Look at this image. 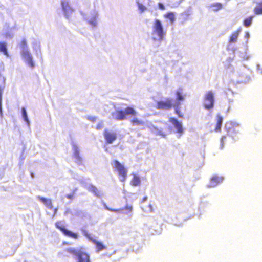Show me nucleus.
<instances>
[{
  "instance_id": "nucleus-1",
  "label": "nucleus",
  "mask_w": 262,
  "mask_h": 262,
  "mask_svg": "<svg viewBox=\"0 0 262 262\" xmlns=\"http://www.w3.org/2000/svg\"><path fill=\"white\" fill-rule=\"evenodd\" d=\"M19 46L21 49V55L23 58L30 67H34V63L33 61L32 57L27 48V43L26 39H23L20 41Z\"/></svg>"
},
{
  "instance_id": "nucleus-2",
  "label": "nucleus",
  "mask_w": 262,
  "mask_h": 262,
  "mask_svg": "<svg viewBox=\"0 0 262 262\" xmlns=\"http://www.w3.org/2000/svg\"><path fill=\"white\" fill-rule=\"evenodd\" d=\"M137 112L133 107L127 106L124 111L122 110H117L115 113L112 114L114 118L116 120H123L126 119V115L135 116Z\"/></svg>"
},
{
  "instance_id": "nucleus-3",
  "label": "nucleus",
  "mask_w": 262,
  "mask_h": 262,
  "mask_svg": "<svg viewBox=\"0 0 262 262\" xmlns=\"http://www.w3.org/2000/svg\"><path fill=\"white\" fill-rule=\"evenodd\" d=\"M114 167L117 171L118 175L122 182H124L127 176V170L124 166L117 160L113 161Z\"/></svg>"
},
{
  "instance_id": "nucleus-4",
  "label": "nucleus",
  "mask_w": 262,
  "mask_h": 262,
  "mask_svg": "<svg viewBox=\"0 0 262 262\" xmlns=\"http://www.w3.org/2000/svg\"><path fill=\"white\" fill-rule=\"evenodd\" d=\"M152 34L156 35L160 41L163 39V37L165 35L162 25L159 19H156L154 21Z\"/></svg>"
},
{
  "instance_id": "nucleus-5",
  "label": "nucleus",
  "mask_w": 262,
  "mask_h": 262,
  "mask_svg": "<svg viewBox=\"0 0 262 262\" xmlns=\"http://www.w3.org/2000/svg\"><path fill=\"white\" fill-rule=\"evenodd\" d=\"M55 225L56 227L60 230L66 236L73 238L74 239L78 238V234L76 233H73L72 231L67 230L66 228L64 223L62 221H57Z\"/></svg>"
},
{
  "instance_id": "nucleus-6",
  "label": "nucleus",
  "mask_w": 262,
  "mask_h": 262,
  "mask_svg": "<svg viewBox=\"0 0 262 262\" xmlns=\"http://www.w3.org/2000/svg\"><path fill=\"white\" fill-rule=\"evenodd\" d=\"M214 96L211 91H208L204 98V107L207 110H210L214 106Z\"/></svg>"
},
{
  "instance_id": "nucleus-7",
  "label": "nucleus",
  "mask_w": 262,
  "mask_h": 262,
  "mask_svg": "<svg viewBox=\"0 0 262 262\" xmlns=\"http://www.w3.org/2000/svg\"><path fill=\"white\" fill-rule=\"evenodd\" d=\"M172 99L166 98L164 100H160L156 103V108L159 110H169L173 106Z\"/></svg>"
},
{
  "instance_id": "nucleus-8",
  "label": "nucleus",
  "mask_w": 262,
  "mask_h": 262,
  "mask_svg": "<svg viewBox=\"0 0 262 262\" xmlns=\"http://www.w3.org/2000/svg\"><path fill=\"white\" fill-rule=\"evenodd\" d=\"M105 142L107 144H112L117 138V134L115 132L105 129L103 133Z\"/></svg>"
},
{
  "instance_id": "nucleus-9",
  "label": "nucleus",
  "mask_w": 262,
  "mask_h": 262,
  "mask_svg": "<svg viewBox=\"0 0 262 262\" xmlns=\"http://www.w3.org/2000/svg\"><path fill=\"white\" fill-rule=\"evenodd\" d=\"M84 235L93 243H94L97 249L98 252L102 251L106 248V247L101 242L96 241V239L90 237V236L88 233H85Z\"/></svg>"
},
{
  "instance_id": "nucleus-10",
  "label": "nucleus",
  "mask_w": 262,
  "mask_h": 262,
  "mask_svg": "<svg viewBox=\"0 0 262 262\" xmlns=\"http://www.w3.org/2000/svg\"><path fill=\"white\" fill-rule=\"evenodd\" d=\"M78 262H90L89 255L85 252L79 251L76 256Z\"/></svg>"
},
{
  "instance_id": "nucleus-11",
  "label": "nucleus",
  "mask_w": 262,
  "mask_h": 262,
  "mask_svg": "<svg viewBox=\"0 0 262 262\" xmlns=\"http://www.w3.org/2000/svg\"><path fill=\"white\" fill-rule=\"evenodd\" d=\"M169 121L171 123L174 127L177 129V132L180 134H182L183 132V129L181 123L178 121L175 118H170Z\"/></svg>"
},
{
  "instance_id": "nucleus-12",
  "label": "nucleus",
  "mask_w": 262,
  "mask_h": 262,
  "mask_svg": "<svg viewBox=\"0 0 262 262\" xmlns=\"http://www.w3.org/2000/svg\"><path fill=\"white\" fill-rule=\"evenodd\" d=\"M38 199L42 202L45 206L49 209H53V206L52 204V202L51 199H47L42 196H38L37 197Z\"/></svg>"
},
{
  "instance_id": "nucleus-13",
  "label": "nucleus",
  "mask_w": 262,
  "mask_h": 262,
  "mask_svg": "<svg viewBox=\"0 0 262 262\" xmlns=\"http://www.w3.org/2000/svg\"><path fill=\"white\" fill-rule=\"evenodd\" d=\"M104 208L110 211L115 212H120L124 210V209L127 210L128 212H130L132 210V207L131 206H126L124 208H120V209H114L112 208H110L107 206L105 204L104 205Z\"/></svg>"
},
{
  "instance_id": "nucleus-14",
  "label": "nucleus",
  "mask_w": 262,
  "mask_h": 262,
  "mask_svg": "<svg viewBox=\"0 0 262 262\" xmlns=\"http://www.w3.org/2000/svg\"><path fill=\"white\" fill-rule=\"evenodd\" d=\"M253 11L255 15H262V1L257 3Z\"/></svg>"
},
{
  "instance_id": "nucleus-15",
  "label": "nucleus",
  "mask_w": 262,
  "mask_h": 262,
  "mask_svg": "<svg viewBox=\"0 0 262 262\" xmlns=\"http://www.w3.org/2000/svg\"><path fill=\"white\" fill-rule=\"evenodd\" d=\"M223 120V119L221 115H217V116H216V124L215 128V130L216 132H220L221 131Z\"/></svg>"
},
{
  "instance_id": "nucleus-16",
  "label": "nucleus",
  "mask_w": 262,
  "mask_h": 262,
  "mask_svg": "<svg viewBox=\"0 0 262 262\" xmlns=\"http://www.w3.org/2000/svg\"><path fill=\"white\" fill-rule=\"evenodd\" d=\"M227 136L231 137L233 139L236 136L238 132L235 130V127H231L227 129Z\"/></svg>"
},
{
  "instance_id": "nucleus-17",
  "label": "nucleus",
  "mask_w": 262,
  "mask_h": 262,
  "mask_svg": "<svg viewBox=\"0 0 262 262\" xmlns=\"http://www.w3.org/2000/svg\"><path fill=\"white\" fill-rule=\"evenodd\" d=\"M141 180L139 176L134 174L133 179L130 181V184L134 186H137L140 185Z\"/></svg>"
},
{
  "instance_id": "nucleus-18",
  "label": "nucleus",
  "mask_w": 262,
  "mask_h": 262,
  "mask_svg": "<svg viewBox=\"0 0 262 262\" xmlns=\"http://www.w3.org/2000/svg\"><path fill=\"white\" fill-rule=\"evenodd\" d=\"M176 95L177 96V100L178 101H181L184 99L185 95L183 94V89L180 88L176 92Z\"/></svg>"
},
{
  "instance_id": "nucleus-19",
  "label": "nucleus",
  "mask_w": 262,
  "mask_h": 262,
  "mask_svg": "<svg viewBox=\"0 0 262 262\" xmlns=\"http://www.w3.org/2000/svg\"><path fill=\"white\" fill-rule=\"evenodd\" d=\"M130 123L133 125H143L144 124V122L139 119L134 117L130 120Z\"/></svg>"
},
{
  "instance_id": "nucleus-20",
  "label": "nucleus",
  "mask_w": 262,
  "mask_h": 262,
  "mask_svg": "<svg viewBox=\"0 0 262 262\" xmlns=\"http://www.w3.org/2000/svg\"><path fill=\"white\" fill-rule=\"evenodd\" d=\"M239 31H236L234 32L230 36L229 40V43L235 42L237 41L238 36L239 35Z\"/></svg>"
},
{
  "instance_id": "nucleus-21",
  "label": "nucleus",
  "mask_w": 262,
  "mask_h": 262,
  "mask_svg": "<svg viewBox=\"0 0 262 262\" xmlns=\"http://www.w3.org/2000/svg\"><path fill=\"white\" fill-rule=\"evenodd\" d=\"M223 180L221 177L218 176L212 177L211 179V183L212 186H215L221 183Z\"/></svg>"
},
{
  "instance_id": "nucleus-22",
  "label": "nucleus",
  "mask_w": 262,
  "mask_h": 262,
  "mask_svg": "<svg viewBox=\"0 0 262 262\" xmlns=\"http://www.w3.org/2000/svg\"><path fill=\"white\" fill-rule=\"evenodd\" d=\"M0 52L3 53L7 56H9L7 49V45L6 43L4 42H0Z\"/></svg>"
},
{
  "instance_id": "nucleus-23",
  "label": "nucleus",
  "mask_w": 262,
  "mask_h": 262,
  "mask_svg": "<svg viewBox=\"0 0 262 262\" xmlns=\"http://www.w3.org/2000/svg\"><path fill=\"white\" fill-rule=\"evenodd\" d=\"M253 18V16H251L245 18L243 22L244 25L246 27H249V26H250L252 24Z\"/></svg>"
},
{
  "instance_id": "nucleus-24",
  "label": "nucleus",
  "mask_w": 262,
  "mask_h": 262,
  "mask_svg": "<svg viewBox=\"0 0 262 262\" xmlns=\"http://www.w3.org/2000/svg\"><path fill=\"white\" fill-rule=\"evenodd\" d=\"M89 191L93 192L97 196H100V191L97 189V188H96L95 186H94L93 185H91L90 186Z\"/></svg>"
},
{
  "instance_id": "nucleus-25",
  "label": "nucleus",
  "mask_w": 262,
  "mask_h": 262,
  "mask_svg": "<svg viewBox=\"0 0 262 262\" xmlns=\"http://www.w3.org/2000/svg\"><path fill=\"white\" fill-rule=\"evenodd\" d=\"M61 6L63 10L65 12L68 11L69 10L73 11L71 8L69 6L68 3L65 1H62Z\"/></svg>"
},
{
  "instance_id": "nucleus-26",
  "label": "nucleus",
  "mask_w": 262,
  "mask_h": 262,
  "mask_svg": "<svg viewBox=\"0 0 262 262\" xmlns=\"http://www.w3.org/2000/svg\"><path fill=\"white\" fill-rule=\"evenodd\" d=\"M211 7L213 8V10L215 11H219L223 8L222 4L220 3H215L211 5Z\"/></svg>"
},
{
  "instance_id": "nucleus-27",
  "label": "nucleus",
  "mask_w": 262,
  "mask_h": 262,
  "mask_svg": "<svg viewBox=\"0 0 262 262\" xmlns=\"http://www.w3.org/2000/svg\"><path fill=\"white\" fill-rule=\"evenodd\" d=\"M164 17L169 19L171 23H173L174 21L175 17L173 13L172 12L167 13L164 15Z\"/></svg>"
},
{
  "instance_id": "nucleus-28",
  "label": "nucleus",
  "mask_w": 262,
  "mask_h": 262,
  "mask_svg": "<svg viewBox=\"0 0 262 262\" xmlns=\"http://www.w3.org/2000/svg\"><path fill=\"white\" fill-rule=\"evenodd\" d=\"M180 103L179 102H178L176 105H173V106H174L175 113L179 116V117H182V115L180 113Z\"/></svg>"
},
{
  "instance_id": "nucleus-29",
  "label": "nucleus",
  "mask_w": 262,
  "mask_h": 262,
  "mask_svg": "<svg viewBox=\"0 0 262 262\" xmlns=\"http://www.w3.org/2000/svg\"><path fill=\"white\" fill-rule=\"evenodd\" d=\"M67 251L76 256L80 251H78L75 248H68L67 249Z\"/></svg>"
},
{
  "instance_id": "nucleus-30",
  "label": "nucleus",
  "mask_w": 262,
  "mask_h": 262,
  "mask_svg": "<svg viewBox=\"0 0 262 262\" xmlns=\"http://www.w3.org/2000/svg\"><path fill=\"white\" fill-rule=\"evenodd\" d=\"M21 111H22L23 116V118H24V120L27 123H29V120H28V119L27 114V112L26 111L25 108L24 107H23L21 108Z\"/></svg>"
},
{
  "instance_id": "nucleus-31",
  "label": "nucleus",
  "mask_w": 262,
  "mask_h": 262,
  "mask_svg": "<svg viewBox=\"0 0 262 262\" xmlns=\"http://www.w3.org/2000/svg\"><path fill=\"white\" fill-rule=\"evenodd\" d=\"M225 139H226L225 136H222L220 139V143H221L220 148L221 149H222L224 148V141L225 140Z\"/></svg>"
},
{
  "instance_id": "nucleus-32",
  "label": "nucleus",
  "mask_w": 262,
  "mask_h": 262,
  "mask_svg": "<svg viewBox=\"0 0 262 262\" xmlns=\"http://www.w3.org/2000/svg\"><path fill=\"white\" fill-rule=\"evenodd\" d=\"M138 8H139V10H140L141 12H144L146 9V7L144 5H143L142 4H140L139 3H138Z\"/></svg>"
},
{
  "instance_id": "nucleus-33",
  "label": "nucleus",
  "mask_w": 262,
  "mask_h": 262,
  "mask_svg": "<svg viewBox=\"0 0 262 262\" xmlns=\"http://www.w3.org/2000/svg\"><path fill=\"white\" fill-rule=\"evenodd\" d=\"M89 24H91L92 26H96L97 24V20L96 18H93L89 21Z\"/></svg>"
},
{
  "instance_id": "nucleus-34",
  "label": "nucleus",
  "mask_w": 262,
  "mask_h": 262,
  "mask_svg": "<svg viewBox=\"0 0 262 262\" xmlns=\"http://www.w3.org/2000/svg\"><path fill=\"white\" fill-rule=\"evenodd\" d=\"M74 192H73L72 193H70V194H67L66 195L67 198H68L69 199H70V200H72L74 198Z\"/></svg>"
},
{
  "instance_id": "nucleus-35",
  "label": "nucleus",
  "mask_w": 262,
  "mask_h": 262,
  "mask_svg": "<svg viewBox=\"0 0 262 262\" xmlns=\"http://www.w3.org/2000/svg\"><path fill=\"white\" fill-rule=\"evenodd\" d=\"M103 127V123L102 122H99L96 126V128L97 129V130H100L101 129V128H102Z\"/></svg>"
},
{
  "instance_id": "nucleus-36",
  "label": "nucleus",
  "mask_w": 262,
  "mask_h": 262,
  "mask_svg": "<svg viewBox=\"0 0 262 262\" xmlns=\"http://www.w3.org/2000/svg\"><path fill=\"white\" fill-rule=\"evenodd\" d=\"M3 92V88L1 85H0V101H2Z\"/></svg>"
},
{
  "instance_id": "nucleus-37",
  "label": "nucleus",
  "mask_w": 262,
  "mask_h": 262,
  "mask_svg": "<svg viewBox=\"0 0 262 262\" xmlns=\"http://www.w3.org/2000/svg\"><path fill=\"white\" fill-rule=\"evenodd\" d=\"M57 210H58V208H55L53 209V215H52V217H55L56 216V215H57Z\"/></svg>"
},
{
  "instance_id": "nucleus-38",
  "label": "nucleus",
  "mask_w": 262,
  "mask_h": 262,
  "mask_svg": "<svg viewBox=\"0 0 262 262\" xmlns=\"http://www.w3.org/2000/svg\"><path fill=\"white\" fill-rule=\"evenodd\" d=\"M158 7L161 10H164L165 9V6L162 4V3H159L158 4Z\"/></svg>"
},
{
  "instance_id": "nucleus-39",
  "label": "nucleus",
  "mask_w": 262,
  "mask_h": 262,
  "mask_svg": "<svg viewBox=\"0 0 262 262\" xmlns=\"http://www.w3.org/2000/svg\"><path fill=\"white\" fill-rule=\"evenodd\" d=\"M147 196H144L142 199V202H144V201H145L147 200Z\"/></svg>"
},
{
  "instance_id": "nucleus-40",
  "label": "nucleus",
  "mask_w": 262,
  "mask_h": 262,
  "mask_svg": "<svg viewBox=\"0 0 262 262\" xmlns=\"http://www.w3.org/2000/svg\"><path fill=\"white\" fill-rule=\"evenodd\" d=\"M2 101H0V112H2Z\"/></svg>"
},
{
  "instance_id": "nucleus-41",
  "label": "nucleus",
  "mask_w": 262,
  "mask_h": 262,
  "mask_svg": "<svg viewBox=\"0 0 262 262\" xmlns=\"http://www.w3.org/2000/svg\"><path fill=\"white\" fill-rule=\"evenodd\" d=\"M175 225H177V226H179L180 225V224H175Z\"/></svg>"
}]
</instances>
